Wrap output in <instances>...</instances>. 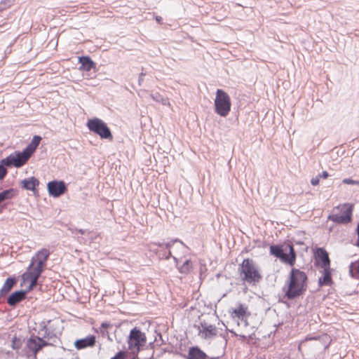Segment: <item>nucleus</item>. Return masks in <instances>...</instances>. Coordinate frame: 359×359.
Here are the masks:
<instances>
[{
    "label": "nucleus",
    "instance_id": "f257e3e1",
    "mask_svg": "<svg viewBox=\"0 0 359 359\" xmlns=\"http://www.w3.org/2000/svg\"><path fill=\"white\" fill-rule=\"evenodd\" d=\"M308 281V276L304 271L292 267L283 287L284 298L294 300L302 297L307 290Z\"/></svg>",
    "mask_w": 359,
    "mask_h": 359
},
{
    "label": "nucleus",
    "instance_id": "f03ea898",
    "mask_svg": "<svg viewBox=\"0 0 359 359\" xmlns=\"http://www.w3.org/2000/svg\"><path fill=\"white\" fill-rule=\"evenodd\" d=\"M238 273L241 280L249 285H256L262 279V276L254 260L250 258L244 259L238 265Z\"/></svg>",
    "mask_w": 359,
    "mask_h": 359
},
{
    "label": "nucleus",
    "instance_id": "7ed1b4c3",
    "mask_svg": "<svg viewBox=\"0 0 359 359\" xmlns=\"http://www.w3.org/2000/svg\"><path fill=\"white\" fill-rule=\"evenodd\" d=\"M270 254L279 259L283 263L293 266L296 262L297 253L290 241L282 244L271 245L269 248Z\"/></svg>",
    "mask_w": 359,
    "mask_h": 359
},
{
    "label": "nucleus",
    "instance_id": "20e7f679",
    "mask_svg": "<svg viewBox=\"0 0 359 359\" xmlns=\"http://www.w3.org/2000/svg\"><path fill=\"white\" fill-rule=\"evenodd\" d=\"M354 205L352 203H345L334 207L327 219L337 224H347L353 220Z\"/></svg>",
    "mask_w": 359,
    "mask_h": 359
},
{
    "label": "nucleus",
    "instance_id": "39448f33",
    "mask_svg": "<svg viewBox=\"0 0 359 359\" xmlns=\"http://www.w3.org/2000/svg\"><path fill=\"white\" fill-rule=\"evenodd\" d=\"M127 342L128 349L137 355L146 346L147 337L140 328L135 327L130 331Z\"/></svg>",
    "mask_w": 359,
    "mask_h": 359
},
{
    "label": "nucleus",
    "instance_id": "423d86ee",
    "mask_svg": "<svg viewBox=\"0 0 359 359\" xmlns=\"http://www.w3.org/2000/svg\"><path fill=\"white\" fill-rule=\"evenodd\" d=\"M231 107L230 96L222 89H217L215 99V111L222 117L229 114Z\"/></svg>",
    "mask_w": 359,
    "mask_h": 359
},
{
    "label": "nucleus",
    "instance_id": "0eeeda50",
    "mask_svg": "<svg viewBox=\"0 0 359 359\" xmlns=\"http://www.w3.org/2000/svg\"><path fill=\"white\" fill-rule=\"evenodd\" d=\"M86 126L90 132L99 135L101 139L109 140L113 139L110 128L102 119L99 118L89 119Z\"/></svg>",
    "mask_w": 359,
    "mask_h": 359
},
{
    "label": "nucleus",
    "instance_id": "6e6552de",
    "mask_svg": "<svg viewBox=\"0 0 359 359\" xmlns=\"http://www.w3.org/2000/svg\"><path fill=\"white\" fill-rule=\"evenodd\" d=\"M42 137L40 135H34L28 145L21 151H15L13 154L23 166L25 165L39 147Z\"/></svg>",
    "mask_w": 359,
    "mask_h": 359
},
{
    "label": "nucleus",
    "instance_id": "1a4fd4ad",
    "mask_svg": "<svg viewBox=\"0 0 359 359\" xmlns=\"http://www.w3.org/2000/svg\"><path fill=\"white\" fill-rule=\"evenodd\" d=\"M198 330V336L205 340H211L217 335L218 330L215 325L208 323L199 318L198 324L194 325Z\"/></svg>",
    "mask_w": 359,
    "mask_h": 359
},
{
    "label": "nucleus",
    "instance_id": "9d476101",
    "mask_svg": "<svg viewBox=\"0 0 359 359\" xmlns=\"http://www.w3.org/2000/svg\"><path fill=\"white\" fill-rule=\"evenodd\" d=\"M50 256V251L46 248L39 250L36 255L32 258L30 264L27 269H34L43 273L44 271L46 262Z\"/></svg>",
    "mask_w": 359,
    "mask_h": 359
},
{
    "label": "nucleus",
    "instance_id": "9b49d317",
    "mask_svg": "<svg viewBox=\"0 0 359 359\" xmlns=\"http://www.w3.org/2000/svg\"><path fill=\"white\" fill-rule=\"evenodd\" d=\"M314 264L316 266L321 269L330 267L329 254L324 248L318 247L313 252Z\"/></svg>",
    "mask_w": 359,
    "mask_h": 359
},
{
    "label": "nucleus",
    "instance_id": "f8f14e48",
    "mask_svg": "<svg viewBox=\"0 0 359 359\" xmlns=\"http://www.w3.org/2000/svg\"><path fill=\"white\" fill-rule=\"evenodd\" d=\"M27 347L33 354H37L43 348L53 346V342H48L39 336L32 334L27 341Z\"/></svg>",
    "mask_w": 359,
    "mask_h": 359
},
{
    "label": "nucleus",
    "instance_id": "ddd939ff",
    "mask_svg": "<svg viewBox=\"0 0 359 359\" xmlns=\"http://www.w3.org/2000/svg\"><path fill=\"white\" fill-rule=\"evenodd\" d=\"M47 189L49 196L58 198L67 191V186L63 180H55L48 182Z\"/></svg>",
    "mask_w": 359,
    "mask_h": 359
},
{
    "label": "nucleus",
    "instance_id": "4468645a",
    "mask_svg": "<svg viewBox=\"0 0 359 359\" xmlns=\"http://www.w3.org/2000/svg\"><path fill=\"white\" fill-rule=\"evenodd\" d=\"M6 166L10 168L15 167L17 168L22 167L13 153H11L7 157L0 161V181L4 180L8 174Z\"/></svg>",
    "mask_w": 359,
    "mask_h": 359
},
{
    "label": "nucleus",
    "instance_id": "2eb2a0df",
    "mask_svg": "<svg viewBox=\"0 0 359 359\" xmlns=\"http://www.w3.org/2000/svg\"><path fill=\"white\" fill-rule=\"evenodd\" d=\"M41 273V272L34 271V269H27V271L22 275V283L21 286H22L23 283L29 282L31 287L34 288L38 284V280Z\"/></svg>",
    "mask_w": 359,
    "mask_h": 359
},
{
    "label": "nucleus",
    "instance_id": "dca6fc26",
    "mask_svg": "<svg viewBox=\"0 0 359 359\" xmlns=\"http://www.w3.org/2000/svg\"><path fill=\"white\" fill-rule=\"evenodd\" d=\"M96 344V337L90 334L84 338L76 339L74 344L77 350H82L87 348H92Z\"/></svg>",
    "mask_w": 359,
    "mask_h": 359
},
{
    "label": "nucleus",
    "instance_id": "f3484780",
    "mask_svg": "<svg viewBox=\"0 0 359 359\" xmlns=\"http://www.w3.org/2000/svg\"><path fill=\"white\" fill-rule=\"evenodd\" d=\"M43 325L42 328L39 332V334L41 335V338L48 341L53 342V345L54 343H56V340L57 339V334L52 329L51 326L48 327L47 325L43 322Z\"/></svg>",
    "mask_w": 359,
    "mask_h": 359
},
{
    "label": "nucleus",
    "instance_id": "a211bd4d",
    "mask_svg": "<svg viewBox=\"0 0 359 359\" xmlns=\"http://www.w3.org/2000/svg\"><path fill=\"white\" fill-rule=\"evenodd\" d=\"M322 276L318 278V286H331L333 284L332 271V269L329 268L322 269Z\"/></svg>",
    "mask_w": 359,
    "mask_h": 359
},
{
    "label": "nucleus",
    "instance_id": "6ab92c4d",
    "mask_svg": "<svg viewBox=\"0 0 359 359\" xmlns=\"http://www.w3.org/2000/svg\"><path fill=\"white\" fill-rule=\"evenodd\" d=\"M186 359H208V355L198 346H191L189 348Z\"/></svg>",
    "mask_w": 359,
    "mask_h": 359
},
{
    "label": "nucleus",
    "instance_id": "aec40b11",
    "mask_svg": "<svg viewBox=\"0 0 359 359\" xmlns=\"http://www.w3.org/2000/svg\"><path fill=\"white\" fill-rule=\"evenodd\" d=\"M26 297L25 296V292H22L21 290H16L13 292H12L8 297L6 302L7 304L14 307L18 303L21 302L24 299H25Z\"/></svg>",
    "mask_w": 359,
    "mask_h": 359
},
{
    "label": "nucleus",
    "instance_id": "412c9836",
    "mask_svg": "<svg viewBox=\"0 0 359 359\" xmlns=\"http://www.w3.org/2000/svg\"><path fill=\"white\" fill-rule=\"evenodd\" d=\"M20 184L23 189L35 192L37 191L36 187L39 185V180L35 177H30L22 180Z\"/></svg>",
    "mask_w": 359,
    "mask_h": 359
},
{
    "label": "nucleus",
    "instance_id": "4be33fe9",
    "mask_svg": "<svg viewBox=\"0 0 359 359\" xmlns=\"http://www.w3.org/2000/svg\"><path fill=\"white\" fill-rule=\"evenodd\" d=\"M18 194L16 189L10 188L0 192V212L6 208V205L2 203L6 201L12 199Z\"/></svg>",
    "mask_w": 359,
    "mask_h": 359
},
{
    "label": "nucleus",
    "instance_id": "5701e85b",
    "mask_svg": "<svg viewBox=\"0 0 359 359\" xmlns=\"http://www.w3.org/2000/svg\"><path fill=\"white\" fill-rule=\"evenodd\" d=\"M79 62L81 64L80 69L89 72L93 69H95L96 64L89 56H81L79 57Z\"/></svg>",
    "mask_w": 359,
    "mask_h": 359
},
{
    "label": "nucleus",
    "instance_id": "b1692460",
    "mask_svg": "<svg viewBox=\"0 0 359 359\" xmlns=\"http://www.w3.org/2000/svg\"><path fill=\"white\" fill-rule=\"evenodd\" d=\"M112 327V325L110 323L103 322L101 325L98 328H93L95 332L98 334L101 335L102 337H107L110 341H112V339L110 337L108 328Z\"/></svg>",
    "mask_w": 359,
    "mask_h": 359
},
{
    "label": "nucleus",
    "instance_id": "393cba45",
    "mask_svg": "<svg viewBox=\"0 0 359 359\" xmlns=\"http://www.w3.org/2000/svg\"><path fill=\"white\" fill-rule=\"evenodd\" d=\"M175 262L176 263L177 267L180 273L188 274L192 270V263L190 259H187L182 266H178V259L175 257H172Z\"/></svg>",
    "mask_w": 359,
    "mask_h": 359
},
{
    "label": "nucleus",
    "instance_id": "a878e982",
    "mask_svg": "<svg viewBox=\"0 0 359 359\" xmlns=\"http://www.w3.org/2000/svg\"><path fill=\"white\" fill-rule=\"evenodd\" d=\"M349 273L352 278H359V259L350 264Z\"/></svg>",
    "mask_w": 359,
    "mask_h": 359
},
{
    "label": "nucleus",
    "instance_id": "bb28decb",
    "mask_svg": "<svg viewBox=\"0 0 359 359\" xmlns=\"http://www.w3.org/2000/svg\"><path fill=\"white\" fill-rule=\"evenodd\" d=\"M176 242H179L182 245H184V243L182 241H181L180 240H179L178 238H176V239H174V240H172L169 242H167V243H160V242H158V243H152V245L154 246H158V247H160V248H165V249L166 250H170L171 248V247L174 245L175 243Z\"/></svg>",
    "mask_w": 359,
    "mask_h": 359
},
{
    "label": "nucleus",
    "instance_id": "cd10ccee",
    "mask_svg": "<svg viewBox=\"0 0 359 359\" xmlns=\"http://www.w3.org/2000/svg\"><path fill=\"white\" fill-rule=\"evenodd\" d=\"M247 313V307L243 304H239L238 308L233 309V313L238 318H243Z\"/></svg>",
    "mask_w": 359,
    "mask_h": 359
},
{
    "label": "nucleus",
    "instance_id": "c85d7f7f",
    "mask_svg": "<svg viewBox=\"0 0 359 359\" xmlns=\"http://www.w3.org/2000/svg\"><path fill=\"white\" fill-rule=\"evenodd\" d=\"M156 253L158 255L159 258H161V259H169L171 257H172L170 249L168 250V251H165V250L156 251Z\"/></svg>",
    "mask_w": 359,
    "mask_h": 359
},
{
    "label": "nucleus",
    "instance_id": "c756f323",
    "mask_svg": "<svg viewBox=\"0 0 359 359\" xmlns=\"http://www.w3.org/2000/svg\"><path fill=\"white\" fill-rule=\"evenodd\" d=\"M22 346V341L20 338L14 337L12 339L11 347L13 350H19Z\"/></svg>",
    "mask_w": 359,
    "mask_h": 359
},
{
    "label": "nucleus",
    "instance_id": "7c9ffc66",
    "mask_svg": "<svg viewBox=\"0 0 359 359\" xmlns=\"http://www.w3.org/2000/svg\"><path fill=\"white\" fill-rule=\"evenodd\" d=\"M127 358H128V353L125 351H119L111 359H127Z\"/></svg>",
    "mask_w": 359,
    "mask_h": 359
},
{
    "label": "nucleus",
    "instance_id": "2f4dec72",
    "mask_svg": "<svg viewBox=\"0 0 359 359\" xmlns=\"http://www.w3.org/2000/svg\"><path fill=\"white\" fill-rule=\"evenodd\" d=\"M151 97L156 102H161L163 104L166 103V100L163 99L159 93L152 94Z\"/></svg>",
    "mask_w": 359,
    "mask_h": 359
},
{
    "label": "nucleus",
    "instance_id": "473e14b6",
    "mask_svg": "<svg viewBox=\"0 0 359 359\" xmlns=\"http://www.w3.org/2000/svg\"><path fill=\"white\" fill-rule=\"evenodd\" d=\"M343 184H352V185H359L358 180H354L351 178H345L342 180Z\"/></svg>",
    "mask_w": 359,
    "mask_h": 359
},
{
    "label": "nucleus",
    "instance_id": "72a5a7b5",
    "mask_svg": "<svg viewBox=\"0 0 359 359\" xmlns=\"http://www.w3.org/2000/svg\"><path fill=\"white\" fill-rule=\"evenodd\" d=\"M145 75H146V73L144 72L143 71L139 74V77H138V86H142V83L144 81V77L145 76Z\"/></svg>",
    "mask_w": 359,
    "mask_h": 359
},
{
    "label": "nucleus",
    "instance_id": "f704fd0d",
    "mask_svg": "<svg viewBox=\"0 0 359 359\" xmlns=\"http://www.w3.org/2000/svg\"><path fill=\"white\" fill-rule=\"evenodd\" d=\"M319 181H320V177L318 176H316V177H313L311 180V184L313 185V186H316L319 184Z\"/></svg>",
    "mask_w": 359,
    "mask_h": 359
},
{
    "label": "nucleus",
    "instance_id": "c9c22d12",
    "mask_svg": "<svg viewBox=\"0 0 359 359\" xmlns=\"http://www.w3.org/2000/svg\"><path fill=\"white\" fill-rule=\"evenodd\" d=\"M296 245H299L304 246V248H302V250L306 252L308 250V247L304 243V242L302 241H297L295 242Z\"/></svg>",
    "mask_w": 359,
    "mask_h": 359
},
{
    "label": "nucleus",
    "instance_id": "e433bc0d",
    "mask_svg": "<svg viewBox=\"0 0 359 359\" xmlns=\"http://www.w3.org/2000/svg\"><path fill=\"white\" fill-rule=\"evenodd\" d=\"M320 178L326 179L329 177V173L327 171H323V172L318 175Z\"/></svg>",
    "mask_w": 359,
    "mask_h": 359
},
{
    "label": "nucleus",
    "instance_id": "4c0bfd02",
    "mask_svg": "<svg viewBox=\"0 0 359 359\" xmlns=\"http://www.w3.org/2000/svg\"><path fill=\"white\" fill-rule=\"evenodd\" d=\"M34 289L33 287H31L30 285H29V286L25 289V290H21L22 292H25V296L27 297V294L29 292H30L31 290H32Z\"/></svg>",
    "mask_w": 359,
    "mask_h": 359
},
{
    "label": "nucleus",
    "instance_id": "58836bf2",
    "mask_svg": "<svg viewBox=\"0 0 359 359\" xmlns=\"http://www.w3.org/2000/svg\"><path fill=\"white\" fill-rule=\"evenodd\" d=\"M222 337V344L223 345L224 348L226 347L227 344V339L225 337V336H223L222 334H220Z\"/></svg>",
    "mask_w": 359,
    "mask_h": 359
},
{
    "label": "nucleus",
    "instance_id": "ea45409f",
    "mask_svg": "<svg viewBox=\"0 0 359 359\" xmlns=\"http://www.w3.org/2000/svg\"><path fill=\"white\" fill-rule=\"evenodd\" d=\"M320 338L319 336L315 337H306V340L311 341V340H318Z\"/></svg>",
    "mask_w": 359,
    "mask_h": 359
},
{
    "label": "nucleus",
    "instance_id": "a19ab883",
    "mask_svg": "<svg viewBox=\"0 0 359 359\" xmlns=\"http://www.w3.org/2000/svg\"><path fill=\"white\" fill-rule=\"evenodd\" d=\"M356 233H357V235H358V241H357L356 245L359 246V223L357 225Z\"/></svg>",
    "mask_w": 359,
    "mask_h": 359
},
{
    "label": "nucleus",
    "instance_id": "79ce46f5",
    "mask_svg": "<svg viewBox=\"0 0 359 359\" xmlns=\"http://www.w3.org/2000/svg\"><path fill=\"white\" fill-rule=\"evenodd\" d=\"M75 231H76V232L79 233L81 235H83L86 233V230L82 229H76V228H75Z\"/></svg>",
    "mask_w": 359,
    "mask_h": 359
},
{
    "label": "nucleus",
    "instance_id": "37998d69",
    "mask_svg": "<svg viewBox=\"0 0 359 359\" xmlns=\"http://www.w3.org/2000/svg\"><path fill=\"white\" fill-rule=\"evenodd\" d=\"M155 19H156V22H157L158 23H159V24H161V23L162 22V21H163V18H162V17L158 16V15L156 16V18H155Z\"/></svg>",
    "mask_w": 359,
    "mask_h": 359
},
{
    "label": "nucleus",
    "instance_id": "c03bdc74",
    "mask_svg": "<svg viewBox=\"0 0 359 359\" xmlns=\"http://www.w3.org/2000/svg\"><path fill=\"white\" fill-rule=\"evenodd\" d=\"M69 230L72 232V233H75L76 231H75V228H69Z\"/></svg>",
    "mask_w": 359,
    "mask_h": 359
},
{
    "label": "nucleus",
    "instance_id": "a18cd8bd",
    "mask_svg": "<svg viewBox=\"0 0 359 359\" xmlns=\"http://www.w3.org/2000/svg\"><path fill=\"white\" fill-rule=\"evenodd\" d=\"M2 145V144H0V147Z\"/></svg>",
    "mask_w": 359,
    "mask_h": 359
}]
</instances>
